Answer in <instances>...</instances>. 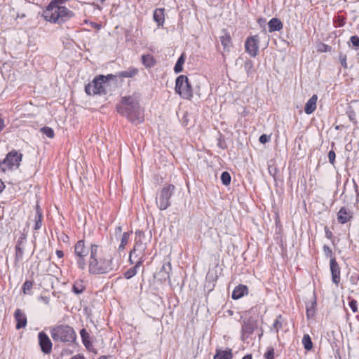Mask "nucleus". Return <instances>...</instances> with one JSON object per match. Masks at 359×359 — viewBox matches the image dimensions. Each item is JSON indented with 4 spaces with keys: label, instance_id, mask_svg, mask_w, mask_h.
I'll return each instance as SVG.
<instances>
[{
    "label": "nucleus",
    "instance_id": "59",
    "mask_svg": "<svg viewBox=\"0 0 359 359\" xmlns=\"http://www.w3.org/2000/svg\"><path fill=\"white\" fill-rule=\"evenodd\" d=\"M115 231H116V234H120L122 231V228L121 226H117L115 229Z\"/></svg>",
    "mask_w": 359,
    "mask_h": 359
},
{
    "label": "nucleus",
    "instance_id": "14",
    "mask_svg": "<svg viewBox=\"0 0 359 359\" xmlns=\"http://www.w3.org/2000/svg\"><path fill=\"white\" fill-rule=\"evenodd\" d=\"M332 280L334 283L338 285L340 281V268L335 257H331L330 262Z\"/></svg>",
    "mask_w": 359,
    "mask_h": 359
},
{
    "label": "nucleus",
    "instance_id": "56",
    "mask_svg": "<svg viewBox=\"0 0 359 359\" xmlns=\"http://www.w3.org/2000/svg\"><path fill=\"white\" fill-rule=\"evenodd\" d=\"M4 183L2 182V180L0 179V193H1L4 189H5Z\"/></svg>",
    "mask_w": 359,
    "mask_h": 359
},
{
    "label": "nucleus",
    "instance_id": "4",
    "mask_svg": "<svg viewBox=\"0 0 359 359\" xmlns=\"http://www.w3.org/2000/svg\"><path fill=\"white\" fill-rule=\"evenodd\" d=\"M50 335L55 342L74 343L76 339L74 330L67 325H56L50 328Z\"/></svg>",
    "mask_w": 359,
    "mask_h": 359
},
{
    "label": "nucleus",
    "instance_id": "1",
    "mask_svg": "<svg viewBox=\"0 0 359 359\" xmlns=\"http://www.w3.org/2000/svg\"><path fill=\"white\" fill-rule=\"evenodd\" d=\"M114 269L112 257L105 252L102 245L91 244L88 260L89 273L94 275H102L112 271Z\"/></svg>",
    "mask_w": 359,
    "mask_h": 359
},
{
    "label": "nucleus",
    "instance_id": "47",
    "mask_svg": "<svg viewBox=\"0 0 359 359\" xmlns=\"http://www.w3.org/2000/svg\"><path fill=\"white\" fill-rule=\"evenodd\" d=\"M252 67H253V64L251 60L245 61L244 67L246 69L248 74L250 73V70L252 69Z\"/></svg>",
    "mask_w": 359,
    "mask_h": 359
},
{
    "label": "nucleus",
    "instance_id": "41",
    "mask_svg": "<svg viewBox=\"0 0 359 359\" xmlns=\"http://www.w3.org/2000/svg\"><path fill=\"white\" fill-rule=\"evenodd\" d=\"M176 93L180 95L182 98L184 99H191L193 97L192 92L193 91H175Z\"/></svg>",
    "mask_w": 359,
    "mask_h": 359
},
{
    "label": "nucleus",
    "instance_id": "9",
    "mask_svg": "<svg viewBox=\"0 0 359 359\" xmlns=\"http://www.w3.org/2000/svg\"><path fill=\"white\" fill-rule=\"evenodd\" d=\"M257 327V320L250 317L245 318L242 322L241 339L245 341L255 330Z\"/></svg>",
    "mask_w": 359,
    "mask_h": 359
},
{
    "label": "nucleus",
    "instance_id": "36",
    "mask_svg": "<svg viewBox=\"0 0 359 359\" xmlns=\"http://www.w3.org/2000/svg\"><path fill=\"white\" fill-rule=\"evenodd\" d=\"M231 175L227 171H224L221 175V181L224 185H229L231 182Z\"/></svg>",
    "mask_w": 359,
    "mask_h": 359
},
{
    "label": "nucleus",
    "instance_id": "22",
    "mask_svg": "<svg viewBox=\"0 0 359 359\" xmlns=\"http://www.w3.org/2000/svg\"><path fill=\"white\" fill-rule=\"evenodd\" d=\"M269 31L273 32L280 31L283 28L282 22L278 18H272L268 23Z\"/></svg>",
    "mask_w": 359,
    "mask_h": 359
},
{
    "label": "nucleus",
    "instance_id": "57",
    "mask_svg": "<svg viewBox=\"0 0 359 359\" xmlns=\"http://www.w3.org/2000/svg\"><path fill=\"white\" fill-rule=\"evenodd\" d=\"M4 119L0 118V132L4 129Z\"/></svg>",
    "mask_w": 359,
    "mask_h": 359
},
{
    "label": "nucleus",
    "instance_id": "23",
    "mask_svg": "<svg viewBox=\"0 0 359 359\" xmlns=\"http://www.w3.org/2000/svg\"><path fill=\"white\" fill-rule=\"evenodd\" d=\"M164 8H157L154 12V20L158 26L163 25L164 23Z\"/></svg>",
    "mask_w": 359,
    "mask_h": 359
},
{
    "label": "nucleus",
    "instance_id": "27",
    "mask_svg": "<svg viewBox=\"0 0 359 359\" xmlns=\"http://www.w3.org/2000/svg\"><path fill=\"white\" fill-rule=\"evenodd\" d=\"M171 264L170 262H167L163 264L159 273L161 274V278H163L165 280L166 279H168L169 281H170V271H171Z\"/></svg>",
    "mask_w": 359,
    "mask_h": 359
},
{
    "label": "nucleus",
    "instance_id": "12",
    "mask_svg": "<svg viewBox=\"0 0 359 359\" xmlns=\"http://www.w3.org/2000/svg\"><path fill=\"white\" fill-rule=\"evenodd\" d=\"M39 344L41 351L44 354H49L52 351L53 344L49 337L44 332H40L38 334Z\"/></svg>",
    "mask_w": 359,
    "mask_h": 359
},
{
    "label": "nucleus",
    "instance_id": "54",
    "mask_svg": "<svg viewBox=\"0 0 359 359\" xmlns=\"http://www.w3.org/2000/svg\"><path fill=\"white\" fill-rule=\"evenodd\" d=\"M70 359H86V358L83 355L76 354V355L72 356Z\"/></svg>",
    "mask_w": 359,
    "mask_h": 359
},
{
    "label": "nucleus",
    "instance_id": "43",
    "mask_svg": "<svg viewBox=\"0 0 359 359\" xmlns=\"http://www.w3.org/2000/svg\"><path fill=\"white\" fill-rule=\"evenodd\" d=\"M181 122L184 126H188V124L189 123V114L187 111H185L183 113V116L181 118Z\"/></svg>",
    "mask_w": 359,
    "mask_h": 359
},
{
    "label": "nucleus",
    "instance_id": "58",
    "mask_svg": "<svg viewBox=\"0 0 359 359\" xmlns=\"http://www.w3.org/2000/svg\"><path fill=\"white\" fill-rule=\"evenodd\" d=\"M67 0H53L51 2H55V4H58L61 6L62 4H63Z\"/></svg>",
    "mask_w": 359,
    "mask_h": 359
},
{
    "label": "nucleus",
    "instance_id": "39",
    "mask_svg": "<svg viewBox=\"0 0 359 359\" xmlns=\"http://www.w3.org/2000/svg\"><path fill=\"white\" fill-rule=\"evenodd\" d=\"M80 335L82 339V342L88 343L87 341H90V335L89 333L85 328H83L80 331Z\"/></svg>",
    "mask_w": 359,
    "mask_h": 359
},
{
    "label": "nucleus",
    "instance_id": "18",
    "mask_svg": "<svg viewBox=\"0 0 359 359\" xmlns=\"http://www.w3.org/2000/svg\"><path fill=\"white\" fill-rule=\"evenodd\" d=\"M190 88L191 86L187 76L181 75L177 78L175 90H190Z\"/></svg>",
    "mask_w": 359,
    "mask_h": 359
},
{
    "label": "nucleus",
    "instance_id": "51",
    "mask_svg": "<svg viewBox=\"0 0 359 359\" xmlns=\"http://www.w3.org/2000/svg\"><path fill=\"white\" fill-rule=\"evenodd\" d=\"M323 251L327 256L331 255L332 253L331 248L326 245L323 246Z\"/></svg>",
    "mask_w": 359,
    "mask_h": 359
},
{
    "label": "nucleus",
    "instance_id": "38",
    "mask_svg": "<svg viewBox=\"0 0 359 359\" xmlns=\"http://www.w3.org/2000/svg\"><path fill=\"white\" fill-rule=\"evenodd\" d=\"M315 304L316 302H313L310 306H306V316L308 318L313 317L314 316Z\"/></svg>",
    "mask_w": 359,
    "mask_h": 359
},
{
    "label": "nucleus",
    "instance_id": "40",
    "mask_svg": "<svg viewBox=\"0 0 359 359\" xmlns=\"http://www.w3.org/2000/svg\"><path fill=\"white\" fill-rule=\"evenodd\" d=\"M274 348L272 346L267 348V351L264 353L265 359H273L274 358Z\"/></svg>",
    "mask_w": 359,
    "mask_h": 359
},
{
    "label": "nucleus",
    "instance_id": "21",
    "mask_svg": "<svg viewBox=\"0 0 359 359\" xmlns=\"http://www.w3.org/2000/svg\"><path fill=\"white\" fill-rule=\"evenodd\" d=\"M233 353L231 348L226 350L217 349L213 359H232Z\"/></svg>",
    "mask_w": 359,
    "mask_h": 359
},
{
    "label": "nucleus",
    "instance_id": "30",
    "mask_svg": "<svg viewBox=\"0 0 359 359\" xmlns=\"http://www.w3.org/2000/svg\"><path fill=\"white\" fill-rule=\"evenodd\" d=\"M22 243V241L20 240H18L17 242V244L15 245V261L16 262H20L23 258L24 250H23V248H21Z\"/></svg>",
    "mask_w": 359,
    "mask_h": 359
},
{
    "label": "nucleus",
    "instance_id": "16",
    "mask_svg": "<svg viewBox=\"0 0 359 359\" xmlns=\"http://www.w3.org/2000/svg\"><path fill=\"white\" fill-rule=\"evenodd\" d=\"M353 218V213L349 208L342 207L337 213V220L340 224H346Z\"/></svg>",
    "mask_w": 359,
    "mask_h": 359
},
{
    "label": "nucleus",
    "instance_id": "20",
    "mask_svg": "<svg viewBox=\"0 0 359 359\" xmlns=\"http://www.w3.org/2000/svg\"><path fill=\"white\" fill-rule=\"evenodd\" d=\"M318 100V96L313 95L306 103L304 107V111L306 114H312L316 109V103Z\"/></svg>",
    "mask_w": 359,
    "mask_h": 359
},
{
    "label": "nucleus",
    "instance_id": "44",
    "mask_svg": "<svg viewBox=\"0 0 359 359\" xmlns=\"http://www.w3.org/2000/svg\"><path fill=\"white\" fill-rule=\"evenodd\" d=\"M335 157H336V154H335L334 151L330 150L328 153V159H329V162L332 165H334L335 163Z\"/></svg>",
    "mask_w": 359,
    "mask_h": 359
},
{
    "label": "nucleus",
    "instance_id": "2",
    "mask_svg": "<svg viewBox=\"0 0 359 359\" xmlns=\"http://www.w3.org/2000/svg\"><path fill=\"white\" fill-rule=\"evenodd\" d=\"M139 99V95L133 93L132 95L122 97L116 106L117 111L135 125L144 120V110L140 106Z\"/></svg>",
    "mask_w": 359,
    "mask_h": 359
},
{
    "label": "nucleus",
    "instance_id": "61",
    "mask_svg": "<svg viewBox=\"0 0 359 359\" xmlns=\"http://www.w3.org/2000/svg\"><path fill=\"white\" fill-rule=\"evenodd\" d=\"M252 356L251 354H247L242 359H252Z\"/></svg>",
    "mask_w": 359,
    "mask_h": 359
},
{
    "label": "nucleus",
    "instance_id": "63",
    "mask_svg": "<svg viewBox=\"0 0 359 359\" xmlns=\"http://www.w3.org/2000/svg\"><path fill=\"white\" fill-rule=\"evenodd\" d=\"M109 358H110V357L109 356L103 355V356H101L99 359H108Z\"/></svg>",
    "mask_w": 359,
    "mask_h": 359
},
{
    "label": "nucleus",
    "instance_id": "49",
    "mask_svg": "<svg viewBox=\"0 0 359 359\" xmlns=\"http://www.w3.org/2000/svg\"><path fill=\"white\" fill-rule=\"evenodd\" d=\"M217 146L222 149L226 148V142L222 136H220V137L218 139Z\"/></svg>",
    "mask_w": 359,
    "mask_h": 359
},
{
    "label": "nucleus",
    "instance_id": "28",
    "mask_svg": "<svg viewBox=\"0 0 359 359\" xmlns=\"http://www.w3.org/2000/svg\"><path fill=\"white\" fill-rule=\"evenodd\" d=\"M142 62L147 68H149L154 66L156 61L151 55L147 54L142 55Z\"/></svg>",
    "mask_w": 359,
    "mask_h": 359
},
{
    "label": "nucleus",
    "instance_id": "62",
    "mask_svg": "<svg viewBox=\"0 0 359 359\" xmlns=\"http://www.w3.org/2000/svg\"><path fill=\"white\" fill-rule=\"evenodd\" d=\"M93 27L99 29L101 27V25L97 23H94Z\"/></svg>",
    "mask_w": 359,
    "mask_h": 359
},
{
    "label": "nucleus",
    "instance_id": "5",
    "mask_svg": "<svg viewBox=\"0 0 359 359\" xmlns=\"http://www.w3.org/2000/svg\"><path fill=\"white\" fill-rule=\"evenodd\" d=\"M117 82L116 76L114 74L98 75L95 76L92 83H89L85 86V90H90L93 86L94 90H104L111 86V84H115Z\"/></svg>",
    "mask_w": 359,
    "mask_h": 359
},
{
    "label": "nucleus",
    "instance_id": "25",
    "mask_svg": "<svg viewBox=\"0 0 359 359\" xmlns=\"http://www.w3.org/2000/svg\"><path fill=\"white\" fill-rule=\"evenodd\" d=\"M141 265H142V261L141 260L140 261H136L135 265L134 266L130 268L129 269H128L125 272L124 277L126 279H130L131 278L135 276L137 274V269L140 268Z\"/></svg>",
    "mask_w": 359,
    "mask_h": 359
},
{
    "label": "nucleus",
    "instance_id": "31",
    "mask_svg": "<svg viewBox=\"0 0 359 359\" xmlns=\"http://www.w3.org/2000/svg\"><path fill=\"white\" fill-rule=\"evenodd\" d=\"M302 344L304 346V348L306 351H311L313 348V342H312L311 337L308 334H306L303 336Z\"/></svg>",
    "mask_w": 359,
    "mask_h": 359
},
{
    "label": "nucleus",
    "instance_id": "53",
    "mask_svg": "<svg viewBox=\"0 0 359 359\" xmlns=\"http://www.w3.org/2000/svg\"><path fill=\"white\" fill-rule=\"evenodd\" d=\"M88 343H86V342H83V345L85 346V347L88 349V350H91V348L93 347V345H92V343L90 341H87Z\"/></svg>",
    "mask_w": 359,
    "mask_h": 359
},
{
    "label": "nucleus",
    "instance_id": "17",
    "mask_svg": "<svg viewBox=\"0 0 359 359\" xmlns=\"http://www.w3.org/2000/svg\"><path fill=\"white\" fill-rule=\"evenodd\" d=\"M219 39L221 43L224 47V50L229 51L230 48L232 46V40L229 32L226 29H223Z\"/></svg>",
    "mask_w": 359,
    "mask_h": 359
},
{
    "label": "nucleus",
    "instance_id": "19",
    "mask_svg": "<svg viewBox=\"0 0 359 359\" xmlns=\"http://www.w3.org/2000/svg\"><path fill=\"white\" fill-rule=\"evenodd\" d=\"M248 292V288L246 285H238L233 290L231 297L233 299H238L243 297L244 295L247 294Z\"/></svg>",
    "mask_w": 359,
    "mask_h": 359
},
{
    "label": "nucleus",
    "instance_id": "48",
    "mask_svg": "<svg viewBox=\"0 0 359 359\" xmlns=\"http://www.w3.org/2000/svg\"><path fill=\"white\" fill-rule=\"evenodd\" d=\"M259 142L262 144H265L268 142H269L270 140V136L266 135V134H263L260 137H259Z\"/></svg>",
    "mask_w": 359,
    "mask_h": 359
},
{
    "label": "nucleus",
    "instance_id": "46",
    "mask_svg": "<svg viewBox=\"0 0 359 359\" xmlns=\"http://www.w3.org/2000/svg\"><path fill=\"white\" fill-rule=\"evenodd\" d=\"M339 61L341 62V65L344 67H347V63H346V55L344 54H340L339 55Z\"/></svg>",
    "mask_w": 359,
    "mask_h": 359
},
{
    "label": "nucleus",
    "instance_id": "42",
    "mask_svg": "<svg viewBox=\"0 0 359 359\" xmlns=\"http://www.w3.org/2000/svg\"><path fill=\"white\" fill-rule=\"evenodd\" d=\"M348 305L353 313L358 312V303L357 301L354 299H350L348 302Z\"/></svg>",
    "mask_w": 359,
    "mask_h": 359
},
{
    "label": "nucleus",
    "instance_id": "50",
    "mask_svg": "<svg viewBox=\"0 0 359 359\" xmlns=\"http://www.w3.org/2000/svg\"><path fill=\"white\" fill-rule=\"evenodd\" d=\"M281 318V316H279L278 318L276 320H275V321L273 322V327L276 330V332H278V330L280 328H281V327H282V324L278 320V318Z\"/></svg>",
    "mask_w": 359,
    "mask_h": 359
},
{
    "label": "nucleus",
    "instance_id": "13",
    "mask_svg": "<svg viewBox=\"0 0 359 359\" xmlns=\"http://www.w3.org/2000/svg\"><path fill=\"white\" fill-rule=\"evenodd\" d=\"M146 244L143 243L141 240H136L133 249L130 251L132 256L137 258V261H142V264L144 261Z\"/></svg>",
    "mask_w": 359,
    "mask_h": 359
},
{
    "label": "nucleus",
    "instance_id": "52",
    "mask_svg": "<svg viewBox=\"0 0 359 359\" xmlns=\"http://www.w3.org/2000/svg\"><path fill=\"white\" fill-rule=\"evenodd\" d=\"M325 236L327 238L330 239L333 234L329 230V229L327 227H325Z\"/></svg>",
    "mask_w": 359,
    "mask_h": 359
},
{
    "label": "nucleus",
    "instance_id": "35",
    "mask_svg": "<svg viewBox=\"0 0 359 359\" xmlns=\"http://www.w3.org/2000/svg\"><path fill=\"white\" fill-rule=\"evenodd\" d=\"M41 132L43 133V135H45L48 138H53L55 135L54 130L53 128L46 126L41 128Z\"/></svg>",
    "mask_w": 359,
    "mask_h": 359
},
{
    "label": "nucleus",
    "instance_id": "32",
    "mask_svg": "<svg viewBox=\"0 0 359 359\" xmlns=\"http://www.w3.org/2000/svg\"><path fill=\"white\" fill-rule=\"evenodd\" d=\"M130 234V233H129V232H124L122 234V237L121 239V243L118 246V250H123L125 248L126 245H127V243L128 242Z\"/></svg>",
    "mask_w": 359,
    "mask_h": 359
},
{
    "label": "nucleus",
    "instance_id": "45",
    "mask_svg": "<svg viewBox=\"0 0 359 359\" xmlns=\"http://www.w3.org/2000/svg\"><path fill=\"white\" fill-rule=\"evenodd\" d=\"M350 40L353 46L356 48H359V37L358 36H352Z\"/></svg>",
    "mask_w": 359,
    "mask_h": 359
},
{
    "label": "nucleus",
    "instance_id": "8",
    "mask_svg": "<svg viewBox=\"0 0 359 359\" xmlns=\"http://www.w3.org/2000/svg\"><path fill=\"white\" fill-rule=\"evenodd\" d=\"M89 250L85 246L84 240L77 241L74 245V253L76 257V264L80 269L83 270L86 268V257Z\"/></svg>",
    "mask_w": 359,
    "mask_h": 359
},
{
    "label": "nucleus",
    "instance_id": "24",
    "mask_svg": "<svg viewBox=\"0 0 359 359\" xmlns=\"http://www.w3.org/2000/svg\"><path fill=\"white\" fill-rule=\"evenodd\" d=\"M138 73V69L137 68L130 67L128 69L125 71H122L116 74V78L118 77H126L130 78L135 76Z\"/></svg>",
    "mask_w": 359,
    "mask_h": 359
},
{
    "label": "nucleus",
    "instance_id": "55",
    "mask_svg": "<svg viewBox=\"0 0 359 359\" xmlns=\"http://www.w3.org/2000/svg\"><path fill=\"white\" fill-rule=\"evenodd\" d=\"M56 255L58 258H62L64 257L63 251L60 250H56Z\"/></svg>",
    "mask_w": 359,
    "mask_h": 359
},
{
    "label": "nucleus",
    "instance_id": "15",
    "mask_svg": "<svg viewBox=\"0 0 359 359\" xmlns=\"http://www.w3.org/2000/svg\"><path fill=\"white\" fill-rule=\"evenodd\" d=\"M14 318L16 321L15 328L20 330L27 326V319L26 314L20 309H17L14 313Z\"/></svg>",
    "mask_w": 359,
    "mask_h": 359
},
{
    "label": "nucleus",
    "instance_id": "10",
    "mask_svg": "<svg viewBox=\"0 0 359 359\" xmlns=\"http://www.w3.org/2000/svg\"><path fill=\"white\" fill-rule=\"evenodd\" d=\"M259 39L257 35L249 36L245 43V51L251 56L256 57L259 50Z\"/></svg>",
    "mask_w": 359,
    "mask_h": 359
},
{
    "label": "nucleus",
    "instance_id": "33",
    "mask_svg": "<svg viewBox=\"0 0 359 359\" xmlns=\"http://www.w3.org/2000/svg\"><path fill=\"white\" fill-rule=\"evenodd\" d=\"M33 280H26L22 285V291L25 294H31V290L33 287Z\"/></svg>",
    "mask_w": 359,
    "mask_h": 359
},
{
    "label": "nucleus",
    "instance_id": "29",
    "mask_svg": "<svg viewBox=\"0 0 359 359\" xmlns=\"http://www.w3.org/2000/svg\"><path fill=\"white\" fill-rule=\"evenodd\" d=\"M85 288L86 287L84 285L83 281L81 280H77L73 285L72 291L75 294H79L85 290Z\"/></svg>",
    "mask_w": 359,
    "mask_h": 359
},
{
    "label": "nucleus",
    "instance_id": "26",
    "mask_svg": "<svg viewBox=\"0 0 359 359\" xmlns=\"http://www.w3.org/2000/svg\"><path fill=\"white\" fill-rule=\"evenodd\" d=\"M34 230H39L41 227L42 224V213L41 211V209L39 208V206H36V210L34 215Z\"/></svg>",
    "mask_w": 359,
    "mask_h": 359
},
{
    "label": "nucleus",
    "instance_id": "3",
    "mask_svg": "<svg viewBox=\"0 0 359 359\" xmlns=\"http://www.w3.org/2000/svg\"><path fill=\"white\" fill-rule=\"evenodd\" d=\"M43 18L53 23H62L74 16L72 11L55 2H50L43 13Z\"/></svg>",
    "mask_w": 359,
    "mask_h": 359
},
{
    "label": "nucleus",
    "instance_id": "7",
    "mask_svg": "<svg viewBox=\"0 0 359 359\" xmlns=\"http://www.w3.org/2000/svg\"><path fill=\"white\" fill-rule=\"evenodd\" d=\"M175 189V187L173 184H167L162 187L156 198V205L161 210H165L170 205V199Z\"/></svg>",
    "mask_w": 359,
    "mask_h": 359
},
{
    "label": "nucleus",
    "instance_id": "60",
    "mask_svg": "<svg viewBox=\"0 0 359 359\" xmlns=\"http://www.w3.org/2000/svg\"><path fill=\"white\" fill-rule=\"evenodd\" d=\"M133 257L135 258V256H132V253L130 252L129 256V262L130 264L135 263L134 260L133 259Z\"/></svg>",
    "mask_w": 359,
    "mask_h": 359
},
{
    "label": "nucleus",
    "instance_id": "6",
    "mask_svg": "<svg viewBox=\"0 0 359 359\" xmlns=\"http://www.w3.org/2000/svg\"><path fill=\"white\" fill-rule=\"evenodd\" d=\"M22 158V154L13 150L6 154V158L3 161L0 160V169L3 172H6L7 170L17 169L20 165Z\"/></svg>",
    "mask_w": 359,
    "mask_h": 359
},
{
    "label": "nucleus",
    "instance_id": "34",
    "mask_svg": "<svg viewBox=\"0 0 359 359\" xmlns=\"http://www.w3.org/2000/svg\"><path fill=\"white\" fill-rule=\"evenodd\" d=\"M107 91H85L86 97H88V101H90L91 97L105 95Z\"/></svg>",
    "mask_w": 359,
    "mask_h": 359
},
{
    "label": "nucleus",
    "instance_id": "37",
    "mask_svg": "<svg viewBox=\"0 0 359 359\" xmlns=\"http://www.w3.org/2000/svg\"><path fill=\"white\" fill-rule=\"evenodd\" d=\"M184 57H183V55H181L180 57V58L178 59V60L177 61L175 68H174L175 72L176 73H180L182 71V65L184 64Z\"/></svg>",
    "mask_w": 359,
    "mask_h": 359
},
{
    "label": "nucleus",
    "instance_id": "11",
    "mask_svg": "<svg viewBox=\"0 0 359 359\" xmlns=\"http://www.w3.org/2000/svg\"><path fill=\"white\" fill-rule=\"evenodd\" d=\"M346 114L349 121L354 125L359 123V100H353L350 102Z\"/></svg>",
    "mask_w": 359,
    "mask_h": 359
}]
</instances>
